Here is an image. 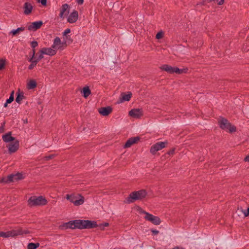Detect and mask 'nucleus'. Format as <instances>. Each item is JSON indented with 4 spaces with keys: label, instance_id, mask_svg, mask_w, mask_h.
<instances>
[{
    "label": "nucleus",
    "instance_id": "nucleus-1",
    "mask_svg": "<svg viewBox=\"0 0 249 249\" xmlns=\"http://www.w3.org/2000/svg\"><path fill=\"white\" fill-rule=\"evenodd\" d=\"M147 195L146 190L142 189L138 191L132 192L126 198L125 202L127 203H131L137 200L144 198Z\"/></svg>",
    "mask_w": 249,
    "mask_h": 249
},
{
    "label": "nucleus",
    "instance_id": "nucleus-2",
    "mask_svg": "<svg viewBox=\"0 0 249 249\" xmlns=\"http://www.w3.org/2000/svg\"><path fill=\"white\" fill-rule=\"evenodd\" d=\"M28 205L29 207H32L38 206H44L48 203L47 199L43 196H31L28 200Z\"/></svg>",
    "mask_w": 249,
    "mask_h": 249
},
{
    "label": "nucleus",
    "instance_id": "nucleus-3",
    "mask_svg": "<svg viewBox=\"0 0 249 249\" xmlns=\"http://www.w3.org/2000/svg\"><path fill=\"white\" fill-rule=\"evenodd\" d=\"M220 127L225 130H229L231 133L236 131V127L232 125L228 120L224 118H221L218 121Z\"/></svg>",
    "mask_w": 249,
    "mask_h": 249
},
{
    "label": "nucleus",
    "instance_id": "nucleus-4",
    "mask_svg": "<svg viewBox=\"0 0 249 249\" xmlns=\"http://www.w3.org/2000/svg\"><path fill=\"white\" fill-rule=\"evenodd\" d=\"M66 198L73 203L75 206L82 205L84 202V197L79 194L77 195L67 194L66 196Z\"/></svg>",
    "mask_w": 249,
    "mask_h": 249
},
{
    "label": "nucleus",
    "instance_id": "nucleus-5",
    "mask_svg": "<svg viewBox=\"0 0 249 249\" xmlns=\"http://www.w3.org/2000/svg\"><path fill=\"white\" fill-rule=\"evenodd\" d=\"M142 213L145 214L144 218L148 221L151 222L152 224L155 225H159L161 223V220L158 216L153 215L144 211H142L141 212Z\"/></svg>",
    "mask_w": 249,
    "mask_h": 249
},
{
    "label": "nucleus",
    "instance_id": "nucleus-6",
    "mask_svg": "<svg viewBox=\"0 0 249 249\" xmlns=\"http://www.w3.org/2000/svg\"><path fill=\"white\" fill-rule=\"evenodd\" d=\"M168 143V142L167 141L156 142L151 147L150 152L151 154L154 155L157 151L165 148L167 145Z\"/></svg>",
    "mask_w": 249,
    "mask_h": 249
},
{
    "label": "nucleus",
    "instance_id": "nucleus-7",
    "mask_svg": "<svg viewBox=\"0 0 249 249\" xmlns=\"http://www.w3.org/2000/svg\"><path fill=\"white\" fill-rule=\"evenodd\" d=\"M23 178V175L20 173H17L16 174H10L8 175L7 178H3L1 179L2 182L8 183L13 182L14 181H18Z\"/></svg>",
    "mask_w": 249,
    "mask_h": 249
},
{
    "label": "nucleus",
    "instance_id": "nucleus-8",
    "mask_svg": "<svg viewBox=\"0 0 249 249\" xmlns=\"http://www.w3.org/2000/svg\"><path fill=\"white\" fill-rule=\"evenodd\" d=\"M52 47L56 51L57 50H63L66 48V43L64 42V41H61L60 38L56 36L53 40Z\"/></svg>",
    "mask_w": 249,
    "mask_h": 249
},
{
    "label": "nucleus",
    "instance_id": "nucleus-9",
    "mask_svg": "<svg viewBox=\"0 0 249 249\" xmlns=\"http://www.w3.org/2000/svg\"><path fill=\"white\" fill-rule=\"evenodd\" d=\"M142 114V110L140 108L132 109L129 112V115L135 118H140Z\"/></svg>",
    "mask_w": 249,
    "mask_h": 249
},
{
    "label": "nucleus",
    "instance_id": "nucleus-10",
    "mask_svg": "<svg viewBox=\"0 0 249 249\" xmlns=\"http://www.w3.org/2000/svg\"><path fill=\"white\" fill-rule=\"evenodd\" d=\"M43 22L41 20L33 22L28 26V29L29 31H35L40 28Z\"/></svg>",
    "mask_w": 249,
    "mask_h": 249
},
{
    "label": "nucleus",
    "instance_id": "nucleus-11",
    "mask_svg": "<svg viewBox=\"0 0 249 249\" xmlns=\"http://www.w3.org/2000/svg\"><path fill=\"white\" fill-rule=\"evenodd\" d=\"M44 54L49 55L50 56L54 55L56 53V51L53 49L52 47L51 48H43L39 52Z\"/></svg>",
    "mask_w": 249,
    "mask_h": 249
},
{
    "label": "nucleus",
    "instance_id": "nucleus-12",
    "mask_svg": "<svg viewBox=\"0 0 249 249\" xmlns=\"http://www.w3.org/2000/svg\"><path fill=\"white\" fill-rule=\"evenodd\" d=\"M78 13L76 10H73L69 16L67 21L70 23H75L78 19Z\"/></svg>",
    "mask_w": 249,
    "mask_h": 249
},
{
    "label": "nucleus",
    "instance_id": "nucleus-13",
    "mask_svg": "<svg viewBox=\"0 0 249 249\" xmlns=\"http://www.w3.org/2000/svg\"><path fill=\"white\" fill-rule=\"evenodd\" d=\"M19 231H15L14 230L8 231L7 232L0 231V237L7 238L9 237H14L17 236V234H19Z\"/></svg>",
    "mask_w": 249,
    "mask_h": 249
},
{
    "label": "nucleus",
    "instance_id": "nucleus-14",
    "mask_svg": "<svg viewBox=\"0 0 249 249\" xmlns=\"http://www.w3.org/2000/svg\"><path fill=\"white\" fill-rule=\"evenodd\" d=\"M98 227L97 222L95 221H91L89 220H85V223L84 225V229H90L96 228Z\"/></svg>",
    "mask_w": 249,
    "mask_h": 249
},
{
    "label": "nucleus",
    "instance_id": "nucleus-15",
    "mask_svg": "<svg viewBox=\"0 0 249 249\" xmlns=\"http://www.w3.org/2000/svg\"><path fill=\"white\" fill-rule=\"evenodd\" d=\"M112 111V108L110 106L102 107L99 108L98 111L100 114L106 116L108 115Z\"/></svg>",
    "mask_w": 249,
    "mask_h": 249
},
{
    "label": "nucleus",
    "instance_id": "nucleus-16",
    "mask_svg": "<svg viewBox=\"0 0 249 249\" xmlns=\"http://www.w3.org/2000/svg\"><path fill=\"white\" fill-rule=\"evenodd\" d=\"M19 147V142L18 140L15 141L9 144L8 151L10 153L15 152Z\"/></svg>",
    "mask_w": 249,
    "mask_h": 249
},
{
    "label": "nucleus",
    "instance_id": "nucleus-17",
    "mask_svg": "<svg viewBox=\"0 0 249 249\" xmlns=\"http://www.w3.org/2000/svg\"><path fill=\"white\" fill-rule=\"evenodd\" d=\"M140 140L139 137H131L129 138L125 142L124 147L128 148L131 147L133 144L137 143Z\"/></svg>",
    "mask_w": 249,
    "mask_h": 249
},
{
    "label": "nucleus",
    "instance_id": "nucleus-18",
    "mask_svg": "<svg viewBox=\"0 0 249 249\" xmlns=\"http://www.w3.org/2000/svg\"><path fill=\"white\" fill-rule=\"evenodd\" d=\"M132 96L131 92H128L127 94L122 93L121 94V97L120 98L119 101H118V103H122L124 101H129Z\"/></svg>",
    "mask_w": 249,
    "mask_h": 249
},
{
    "label": "nucleus",
    "instance_id": "nucleus-19",
    "mask_svg": "<svg viewBox=\"0 0 249 249\" xmlns=\"http://www.w3.org/2000/svg\"><path fill=\"white\" fill-rule=\"evenodd\" d=\"M11 135L12 133L11 132H9L3 135L2 137L3 141L5 142L14 141L15 140V138L12 137Z\"/></svg>",
    "mask_w": 249,
    "mask_h": 249
},
{
    "label": "nucleus",
    "instance_id": "nucleus-20",
    "mask_svg": "<svg viewBox=\"0 0 249 249\" xmlns=\"http://www.w3.org/2000/svg\"><path fill=\"white\" fill-rule=\"evenodd\" d=\"M69 8L70 6L68 4L65 3L63 4L59 14V17L61 18H63L65 12H67L65 15H67L69 13Z\"/></svg>",
    "mask_w": 249,
    "mask_h": 249
},
{
    "label": "nucleus",
    "instance_id": "nucleus-21",
    "mask_svg": "<svg viewBox=\"0 0 249 249\" xmlns=\"http://www.w3.org/2000/svg\"><path fill=\"white\" fill-rule=\"evenodd\" d=\"M24 12L25 15H29L32 11L33 6L32 4L28 2H26L24 4Z\"/></svg>",
    "mask_w": 249,
    "mask_h": 249
},
{
    "label": "nucleus",
    "instance_id": "nucleus-22",
    "mask_svg": "<svg viewBox=\"0 0 249 249\" xmlns=\"http://www.w3.org/2000/svg\"><path fill=\"white\" fill-rule=\"evenodd\" d=\"M74 228L79 229H84V225L85 223V220H74Z\"/></svg>",
    "mask_w": 249,
    "mask_h": 249
},
{
    "label": "nucleus",
    "instance_id": "nucleus-23",
    "mask_svg": "<svg viewBox=\"0 0 249 249\" xmlns=\"http://www.w3.org/2000/svg\"><path fill=\"white\" fill-rule=\"evenodd\" d=\"M174 67H172L170 65L166 64L163 65L160 67V69L164 71L168 72L169 73L171 74L174 73Z\"/></svg>",
    "mask_w": 249,
    "mask_h": 249
},
{
    "label": "nucleus",
    "instance_id": "nucleus-24",
    "mask_svg": "<svg viewBox=\"0 0 249 249\" xmlns=\"http://www.w3.org/2000/svg\"><path fill=\"white\" fill-rule=\"evenodd\" d=\"M24 27H21L17 28V29H14L9 32V35H12V36H18L21 32H23L25 30Z\"/></svg>",
    "mask_w": 249,
    "mask_h": 249
},
{
    "label": "nucleus",
    "instance_id": "nucleus-25",
    "mask_svg": "<svg viewBox=\"0 0 249 249\" xmlns=\"http://www.w3.org/2000/svg\"><path fill=\"white\" fill-rule=\"evenodd\" d=\"M81 93L83 94V97L87 98L91 94V91L88 86H86L83 88Z\"/></svg>",
    "mask_w": 249,
    "mask_h": 249
},
{
    "label": "nucleus",
    "instance_id": "nucleus-26",
    "mask_svg": "<svg viewBox=\"0 0 249 249\" xmlns=\"http://www.w3.org/2000/svg\"><path fill=\"white\" fill-rule=\"evenodd\" d=\"M212 1H216L218 5H222L224 2V0H204L200 3V4L206 5L208 3Z\"/></svg>",
    "mask_w": 249,
    "mask_h": 249
},
{
    "label": "nucleus",
    "instance_id": "nucleus-27",
    "mask_svg": "<svg viewBox=\"0 0 249 249\" xmlns=\"http://www.w3.org/2000/svg\"><path fill=\"white\" fill-rule=\"evenodd\" d=\"M75 223L74 220L69 221L67 223H66L63 225V227L66 229H75L73 227H74Z\"/></svg>",
    "mask_w": 249,
    "mask_h": 249
},
{
    "label": "nucleus",
    "instance_id": "nucleus-28",
    "mask_svg": "<svg viewBox=\"0 0 249 249\" xmlns=\"http://www.w3.org/2000/svg\"><path fill=\"white\" fill-rule=\"evenodd\" d=\"M17 97L16 98V101L18 104H20L22 100L24 97V93L22 92H18V93H17Z\"/></svg>",
    "mask_w": 249,
    "mask_h": 249
},
{
    "label": "nucleus",
    "instance_id": "nucleus-29",
    "mask_svg": "<svg viewBox=\"0 0 249 249\" xmlns=\"http://www.w3.org/2000/svg\"><path fill=\"white\" fill-rule=\"evenodd\" d=\"M36 86V81L35 80H31L27 84V88L29 89H34Z\"/></svg>",
    "mask_w": 249,
    "mask_h": 249
},
{
    "label": "nucleus",
    "instance_id": "nucleus-30",
    "mask_svg": "<svg viewBox=\"0 0 249 249\" xmlns=\"http://www.w3.org/2000/svg\"><path fill=\"white\" fill-rule=\"evenodd\" d=\"M29 61L31 62V64L29 65L28 69L29 70H32L36 65L38 62L35 60V58H30L29 59Z\"/></svg>",
    "mask_w": 249,
    "mask_h": 249
},
{
    "label": "nucleus",
    "instance_id": "nucleus-31",
    "mask_svg": "<svg viewBox=\"0 0 249 249\" xmlns=\"http://www.w3.org/2000/svg\"><path fill=\"white\" fill-rule=\"evenodd\" d=\"M39 246V243H29L27 246V249H36Z\"/></svg>",
    "mask_w": 249,
    "mask_h": 249
},
{
    "label": "nucleus",
    "instance_id": "nucleus-32",
    "mask_svg": "<svg viewBox=\"0 0 249 249\" xmlns=\"http://www.w3.org/2000/svg\"><path fill=\"white\" fill-rule=\"evenodd\" d=\"M63 41L66 43V46L67 47L68 44H70L72 42L73 40L71 36L68 35L64 36Z\"/></svg>",
    "mask_w": 249,
    "mask_h": 249
},
{
    "label": "nucleus",
    "instance_id": "nucleus-33",
    "mask_svg": "<svg viewBox=\"0 0 249 249\" xmlns=\"http://www.w3.org/2000/svg\"><path fill=\"white\" fill-rule=\"evenodd\" d=\"M187 69H180L176 67H174V73H176L177 74H181L183 72H186Z\"/></svg>",
    "mask_w": 249,
    "mask_h": 249
},
{
    "label": "nucleus",
    "instance_id": "nucleus-34",
    "mask_svg": "<svg viewBox=\"0 0 249 249\" xmlns=\"http://www.w3.org/2000/svg\"><path fill=\"white\" fill-rule=\"evenodd\" d=\"M15 231H19V234H17V235H22L23 234H28L29 231L28 230H22V229L14 230Z\"/></svg>",
    "mask_w": 249,
    "mask_h": 249
},
{
    "label": "nucleus",
    "instance_id": "nucleus-35",
    "mask_svg": "<svg viewBox=\"0 0 249 249\" xmlns=\"http://www.w3.org/2000/svg\"><path fill=\"white\" fill-rule=\"evenodd\" d=\"M240 210L241 211L243 212L245 217H247L249 215V208H248L246 210H243L242 208H241L240 209L238 208V210Z\"/></svg>",
    "mask_w": 249,
    "mask_h": 249
},
{
    "label": "nucleus",
    "instance_id": "nucleus-36",
    "mask_svg": "<svg viewBox=\"0 0 249 249\" xmlns=\"http://www.w3.org/2000/svg\"><path fill=\"white\" fill-rule=\"evenodd\" d=\"M108 225H109V224L108 223L105 222V223L98 225L97 227H99V228L100 230H104L105 227H107V226H108Z\"/></svg>",
    "mask_w": 249,
    "mask_h": 249
},
{
    "label": "nucleus",
    "instance_id": "nucleus-37",
    "mask_svg": "<svg viewBox=\"0 0 249 249\" xmlns=\"http://www.w3.org/2000/svg\"><path fill=\"white\" fill-rule=\"evenodd\" d=\"M163 32L162 31H160V32H159L157 34H156V38L157 39H161L163 37Z\"/></svg>",
    "mask_w": 249,
    "mask_h": 249
},
{
    "label": "nucleus",
    "instance_id": "nucleus-38",
    "mask_svg": "<svg viewBox=\"0 0 249 249\" xmlns=\"http://www.w3.org/2000/svg\"><path fill=\"white\" fill-rule=\"evenodd\" d=\"M5 64V61L2 59H0V70L4 69Z\"/></svg>",
    "mask_w": 249,
    "mask_h": 249
},
{
    "label": "nucleus",
    "instance_id": "nucleus-39",
    "mask_svg": "<svg viewBox=\"0 0 249 249\" xmlns=\"http://www.w3.org/2000/svg\"><path fill=\"white\" fill-rule=\"evenodd\" d=\"M38 45V42L36 41H33L31 42V46L33 49H35Z\"/></svg>",
    "mask_w": 249,
    "mask_h": 249
},
{
    "label": "nucleus",
    "instance_id": "nucleus-40",
    "mask_svg": "<svg viewBox=\"0 0 249 249\" xmlns=\"http://www.w3.org/2000/svg\"><path fill=\"white\" fill-rule=\"evenodd\" d=\"M39 53L40 54L36 58L35 57V60L38 62L43 58V54H44V53Z\"/></svg>",
    "mask_w": 249,
    "mask_h": 249
},
{
    "label": "nucleus",
    "instance_id": "nucleus-41",
    "mask_svg": "<svg viewBox=\"0 0 249 249\" xmlns=\"http://www.w3.org/2000/svg\"><path fill=\"white\" fill-rule=\"evenodd\" d=\"M5 124V122H4L2 124H1V125L0 126V133H3L4 131Z\"/></svg>",
    "mask_w": 249,
    "mask_h": 249
},
{
    "label": "nucleus",
    "instance_id": "nucleus-42",
    "mask_svg": "<svg viewBox=\"0 0 249 249\" xmlns=\"http://www.w3.org/2000/svg\"><path fill=\"white\" fill-rule=\"evenodd\" d=\"M54 157L53 155H50L48 156H45L44 158L45 160H49L52 159H53Z\"/></svg>",
    "mask_w": 249,
    "mask_h": 249
},
{
    "label": "nucleus",
    "instance_id": "nucleus-43",
    "mask_svg": "<svg viewBox=\"0 0 249 249\" xmlns=\"http://www.w3.org/2000/svg\"><path fill=\"white\" fill-rule=\"evenodd\" d=\"M71 32V29L69 28L67 29L63 33V36H68V34L70 33Z\"/></svg>",
    "mask_w": 249,
    "mask_h": 249
},
{
    "label": "nucleus",
    "instance_id": "nucleus-44",
    "mask_svg": "<svg viewBox=\"0 0 249 249\" xmlns=\"http://www.w3.org/2000/svg\"><path fill=\"white\" fill-rule=\"evenodd\" d=\"M175 148H173L170 150L167 153V154H168L169 155H173L175 153Z\"/></svg>",
    "mask_w": 249,
    "mask_h": 249
},
{
    "label": "nucleus",
    "instance_id": "nucleus-45",
    "mask_svg": "<svg viewBox=\"0 0 249 249\" xmlns=\"http://www.w3.org/2000/svg\"><path fill=\"white\" fill-rule=\"evenodd\" d=\"M38 2H40L43 6L47 5V0H37Z\"/></svg>",
    "mask_w": 249,
    "mask_h": 249
},
{
    "label": "nucleus",
    "instance_id": "nucleus-46",
    "mask_svg": "<svg viewBox=\"0 0 249 249\" xmlns=\"http://www.w3.org/2000/svg\"><path fill=\"white\" fill-rule=\"evenodd\" d=\"M14 98H12V97H11L10 96L9 98L8 99H7L6 101L7 102V103L10 104L14 101Z\"/></svg>",
    "mask_w": 249,
    "mask_h": 249
},
{
    "label": "nucleus",
    "instance_id": "nucleus-47",
    "mask_svg": "<svg viewBox=\"0 0 249 249\" xmlns=\"http://www.w3.org/2000/svg\"><path fill=\"white\" fill-rule=\"evenodd\" d=\"M151 231L152 232V233L154 235H156L159 233V231L156 230L152 229L151 230Z\"/></svg>",
    "mask_w": 249,
    "mask_h": 249
},
{
    "label": "nucleus",
    "instance_id": "nucleus-48",
    "mask_svg": "<svg viewBox=\"0 0 249 249\" xmlns=\"http://www.w3.org/2000/svg\"><path fill=\"white\" fill-rule=\"evenodd\" d=\"M35 54H36V50L35 49H33L32 50V54L31 58H35Z\"/></svg>",
    "mask_w": 249,
    "mask_h": 249
},
{
    "label": "nucleus",
    "instance_id": "nucleus-49",
    "mask_svg": "<svg viewBox=\"0 0 249 249\" xmlns=\"http://www.w3.org/2000/svg\"><path fill=\"white\" fill-rule=\"evenodd\" d=\"M76 2L79 5H81V4H82L83 3L84 0H76Z\"/></svg>",
    "mask_w": 249,
    "mask_h": 249
},
{
    "label": "nucleus",
    "instance_id": "nucleus-50",
    "mask_svg": "<svg viewBox=\"0 0 249 249\" xmlns=\"http://www.w3.org/2000/svg\"><path fill=\"white\" fill-rule=\"evenodd\" d=\"M244 161H246V162H249V155L248 156H247L245 159H244Z\"/></svg>",
    "mask_w": 249,
    "mask_h": 249
},
{
    "label": "nucleus",
    "instance_id": "nucleus-51",
    "mask_svg": "<svg viewBox=\"0 0 249 249\" xmlns=\"http://www.w3.org/2000/svg\"><path fill=\"white\" fill-rule=\"evenodd\" d=\"M10 96L11 97H12V98H14V91L13 90L11 93H10Z\"/></svg>",
    "mask_w": 249,
    "mask_h": 249
},
{
    "label": "nucleus",
    "instance_id": "nucleus-52",
    "mask_svg": "<svg viewBox=\"0 0 249 249\" xmlns=\"http://www.w3.org/2000/svg\"><path fill=\"white\" fill-rule=\"evenodd\" d=\"M9 103H7V102L6 101V102L4 104V107H7V105Z\"/></svg>",
    "mask_w": 249,
    "mask_h": 249
}]
</instances>
